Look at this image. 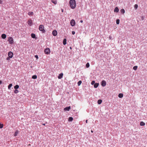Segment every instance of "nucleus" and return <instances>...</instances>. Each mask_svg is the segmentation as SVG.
Masks as SVG:
<instances>
[{"label": "nucleus", "instance_id": "f257e3e1", "mask_svg": "<svg viewBox=\"0 0 147 147\" xmlns=\"http://www.w3.org/2000/svg\"><path fill=\"white\" fill-rule=\"evenodd\" d=\"M69 3L70 6L72 9H74L76 7V3L75 0H70Z\"/></svg>", "mask_w": 147, "mask_h": 147}, {"label": "nucleus", "instance_id": "f03ea898", "mask_svg": "<svg viewBox=\"0 0 147 147\" xmlns=\"http://www.w3.org/2000/svg\"><path fill=\"white\" fill-rule=\"evenodd\" d=\"M8 41L10 44H12L13 43V38L11 37L8 38Z\"/></svg>", "mask_w": 147, "mask_h": 147}, {"label": "nucleus", "instance_id": "7ed1b4c3", "mask_svg": "<svg viewBox=\"0 0 147 147\" xmlns=\"http://www.w3.org/2000/svg\"><path fill=\"white\" fill-rule=\"evenodd\" d=\"M44 26L42 25H40L39 26V29L40 31L42 32H45Z\"/></svg>", "mask_w": 147, "mask_h": 147}, {"label": "nucleus", "instance_id": "20e7f679", "mask_svg": "<svg viewBox=\"0 0 147 147\" xmlns=\"http://www.w3.org/2000/svg\"><path fill=\"white\" fill-rule=\"evenodd\" d=\"M44 52L45 54H49L50 53V50L49 48H47L45 49Z\"/></svg>", "mask_w": 147, "mask_h": 147}, {"label": "nucleus", "instance_id": "39448f33", "mask_svg": "<svg viewBox=\"0 0 147 147\" xmlns=\"http://www.w3.org/2000/svg\"><path fill=\"white\" fill-rule=\"evenodd\" d=\"M70 24L72 26H74L76 24L74 20H72L70 22Z\"/></svg>", "mask_w": 147, "mask_h": 147}, {"label": "nucleus", "instance_id": "423d86ee", "mask_svg": "<svg viewBox=\"0 0 147 147\" xmlns=\"http://www.w3.org/2000/svg\"><path fill=\"white\" fill-rule=\"evenodd\" d=\"M13 55V53L11 51H9L8 53V56L10 58H11L12 57Z\"/></svg>", "mask_w": 147, "mask_h": 147}, {"label": "nucleus", "instance_id": "0eeeda50", "mask_svg": "<svg viewBox=\"0 0 147 147\" xmlns=\"http://www.w3.org/2000/svg\"><path fill=\"white\" fill-rule=\"evenodd\" d=\"M28 24L30 26H31L32 24V21L31 19H30L28 20Z\"/></svg>", "mask_w": 147, "mask_h": 147}, {"label": "nucleus", "instance_id": "6e6552de", "mask_svg": "<svg viewBox=\"0 0 147 147\" xmlns=\"http://www.w3.org/2000/svg\"><path fill=\"white\" fill-rule=\"evenodd\" d=\"M106 82L104 80H103L101 83V85L103 87H104L106 85Z\"/></svg>", "mask_w": 147, "mask_h": 147}, {"label": "nucleus", "instance_id": "1a4fd4ad", "mask_svg": "<svg viewBox=\"0 0 147 147\" xmlns=\"http://www.w3.org/2000/svg\"><path fill=\"white\" fill-rule=\"evenodd\" d=\"M52 34L54 36H56L57 34V31L55 30H54L52 32Z\"/></svg>", "mask_w": 147, "mask_h": 147}, {"label": "nucleus", "instance_id": "9d476101", "mask_svg": "<svg viewBox=\"0 0 147 147\" xmlns=\"http://www.w3.org/2000/svg\"><path fill=\"white\" fill-rule=\"evenodd\" d=\"M71 107L70 106H69L67 107H66L64 109V110L65 111H69Z\"/></svg>", "mask_w": 147, "mask_h": 147}, {"label": "nucleus", "instance_id": "9b49d317", "mask_svg": "<svg viewBox=\"0 0 147 147\" xmlns=\"http://www.w3.org/2000/svg\"><path fill=\"white\" fill-rule=\"evenodd\" d=\"M63 74L62 73L60 74L58 76V78L59 79L61 78L63 76Z\"/></svg>", "mask_w": 147, "mask_h": 147}, {"label": "nucleus", "instance_id": "f8f14e48", "mask_svg": "<svg viewBox=\"0 0 147 147\" xmlns=\"http://www.w3.org/2000/svg\"><path fill=\"white\" fill-rule=\"evenodd\" d=\"M6 35L5 34H3L1 35V37L3 39H5L6 38Z\"/></svg>", "mask_w": 147, "mask_h": 147}, {"label": "nucleus", "instance_id": "ddd939ff", "mask_svg": "<svg viewBox=\"0 0 147 147\" xmlns=\"http://www.w3.org/2000/svg\"><path fill=\"white\" fill-rule=\"evenodd\" d=\"M114 12H118L119 11V9L117 7H116L114 9Z\"/></svg>", "mask_w": 147, "mask_h": 147}, {"label": "nucleus", "instance_id": "4468645a", "mask_svg": "<svg viewBox=\"0 0 147 147\" xmlns=\"http://www.w3.org/2000/svg\"><path fill=\"white\" fill-rule=\"evenodd\" d=\"M123 95L122 93H119L118 95V97L120 98H122L123 97Z\"/></svg>", "mask_w": 147, "mask_h": 147}, {"label": "nucleus", "instance_id": "2eb2a0df", "mask_svg": "<svg viewBox=\"0 0 147 147\" xmlns=\"http://www.w3.org/2000/svg\"><path fill=\"white\" fill-rule=\"evenodd\" d=\"M19 133V131H18V130H16L15 133L14 134V136H16Z\"/></svg>", "mask_w": 147, "mask_h": 147}, {"label": "nucleus", "instance_id": "dca6fc26", "mask_svg": "<svg viewBox=\"0 0 147 147\" xmlns=\"http://www.w3.org/2000/svg\"><path fill=\"white\" fill-rule=\"evenodd\" d=\"M51 1L55 4H57V0H51Z\"/></svg>", "mask_w": 147, "mask_h": 147}, {"label": "nucleus", "instance_id": "f3484780", "mask_svg": "<svg viewBox=\"0 0 147 147\" xmlns=\"http://www.w3.org/2000/svg\"><path fill=\"white\" fill-rule=\"evenodd\" d=\"M28 14L30 16H32L33 14V13L32 11L29 12L28 13Z\"/></svg>", "mask_w": 147, "mask_h": 147}, {"label": "nucleus", "instance_id": "a211bd4d", "mask_svg": "<svg viewBox=\"0 0 147 147\" xmlns=\"http://www.w3.org/2000/svg\"><path fill=\"white\" fill-rule=\"evenodd\" d=\"M121 13H122L123 14H124V13H125V10L123 9H121L120 10Z\"/></svg>", "mask_w": 147, "mask_h": 147}, {"label": "nucleus", "instance_id": "6ab92c4d", "mask_svg": "<svg viewBox=\"0 0 147 147\" xmlns=\"http://www.w3.org/2000/svg\"><path fill=\"white\" fill-rule=\"evenodd\" d=\"M145 123L143 121H141L140 123V125L141 126H144L145 125Z\"/></svg>", "mask_w": 147, "mask_h": 147}, {"label": "nucleus", "instance_id": "aec40b11", "mask_svg": "<svg viewBox=\"0 0 147 147\" xmlns=\"http://www.w3.org/2000/svg\"><path fill=\"white\" fill-rule=\"evenodd\" d=\"M67 40L66 38H64L63 40V44L64 45H65L66 44Z\"/></svg>", "mask_w": 147, "mask_h": 147}, {"label": "nucleus", "instance_id": "412c9836", "mask_svg": "<svg viewBox=\"0 0 147 147\" xmlns=\"http://www.w3.org/2000/svg\"><path fill=\"white\" fill-rule=\"evenodd\" d=\"M73 120V118L71 117H70L69 118L68 121H71Z\"/></svg>", "mask_w": 147, "mask_h": 147}, {"label": "nucleus", "instance_id": "4be33fe9", "mask_svg": "<svg viewBox=\"0 0 147 147\" xmlns=\"http://www.w3.org/2000/svg\"><path fill=\"white\" fill-rule=\"evenodd\" d=\"M31 36L33 38H35L36 37L35 34H32Z\"/></svg>", "mask_w": 147, "mask_h": 147}, {"label": "nucleus", "instance_id": "5701e85b", "mask_svg": "<svg viewBox=\"0 0 147 147\" xmlns=\"http://www.w3.org/2000/svg\"><path fill=\"white\" fill-rule=\"evenodd\" d=\"M98 85L99 84L98 83H95L94 85V87L95 88H96L98 87Z\"/></svg>", "mask_w": 147, "mask_h": 147}, {"label": "nucleus", "instance_id": "b1692460", "mask_svg": "<svg viewBox=\"0 0 147 147\" xmlns=\"http://www.w3.org/2000/svg\"><path fill=\"white\" fill-rule=\"evenodd\" d=\"M102 102V100H99L98 101V104H100Z\"/></svg>", "mask_w": 147, "mask_h": 147}, {"label": "nucleus", "instance_id": "393cba45", "mask_svg": "<svg viewBox=\"0 0 147 147\" xmlns=\"http://www.w3.org/2000/svg\"><path fill=\"white\" fill-rule=\"evenodd\" d=\"M37 78V76L36 75H33L32 77V78L33 79H36Z\"/></svg>", "mask_w": 147, "mask_h": 147}, {"label": "nucleus", "instance_id": "a878e982", "mask_svg": "<svg viewBox=\"0 0 147 147\" xmlns=\"http://www.w3.org/2000/svg\"><path fill=\"white\" fill-rule=\"evenodd\" d=\"M19 88V85H16L14 87V88L15 89H17L18 88Z\"/></svg>", "mask_w": 147, "mask_h": 147}, {"label": "nucleus", "instance_id": "bb28decb", "mask_svg": "<svg viewBox=\"0 0 147 147\" xmlns=\"http://www.w3.org/2000/svg\"><path fill=\"white\" fill-rule=\"evenodd\" d=\"M137 68H138V66H135L133 67V69L134 70H137Z\"/></svg>", "mask_w": 147, "mask_h": 147}, {"label": "nucleus", "instance_id": "cd10ccee", "mask_svg": "<svg viewBox=\"0 0 147 147\" xmlns=\"http://www.w3.org/2000/svg\"><path fill=\"white\" fill-rule=\"evenodd\" d=\"M12 86V84H10L8 86V89H10L11 87Z\"/></svg>", "mask_w": 147, "mask_h": 147}, {"label": "nucleus", "instance_id": "c85d7f7f", "mask_svg": "<svg viewBox=\"0 0 147 147\" xmlns=\"http://www.w3.org/2000/svg\"><path fill=\"white\" fill-rule=\"evenodd\" d=\"M82 81H79L78 82V86H79L82 83Z\"/></svg>", "mask_w": 147, "mask_h": 147}, {"label": "nucleus", "instance_id": "c756f323", "mask_svg": "<svg viewBox=\"0 0 147 147\" xmlns=\"http://www.w3.org/2000/svg\"><path fill=\"white\" fill-rule=\"evenodd\" d=\"M19 92V91L17 89H15L14 91V92L15 94H17Z\"/></svg>", "mask_w": 147, "mask_h": 147}, {"label": "nucleus", "instance_id": "7c9ffc66", "mask_svg": "<svg viewBox=\"0 0 147 147\" xmlns=\"http://www.w3.org/2000/svg\"><path fill=\"white\" fill-rule=\"evenodd\" d=\"M135 9H136L138 8V5L137 4H135L134 6Z\"/></svg>", "mask_w": 147, "mask_h": 147}, {"label": "nucleus", "instance_id": "2f4dec72", "mask_svg": "<svg viewBox=\"0 0 147 147\" xmlns=\"http://www.w3.org/2000/svg\"><path fill=\"white\" fill-rule=\"evenodd\" d=\"M86 66L87 68H88L90 66V64L89 63H87L86 65Z\"/></svg>", "mask_w": 147, "mask_h": 147}, {"label": "nucleus", "instance_id": "473e14b6", "mask_svg": "<svg viewBox=\"0 0 147 147\" xmlns=\"http://www.w3.org/2000/svg\"><path fill=\"white\" fill-rule=\"evenodd\" d=\"M119 19H117L116 20V23L117 24H119Z\"/></svg>", "mask_w": 147, "mask_h": 147}, {"label": "nucleus", "instance_id": "72a5a7b5", "mask_svg": "<svg viewBox=\"0 0 147 147\" xmlns=\"http://www.w3.org/2000/svg\"><path fill=\"white\" fill-rule=\"evenodd\" d=\"M3 126V124H1L0 123V128H2Z\"/></svg>", "mask_w": 147, "mask_h": 147}, {"label": "nucleus", "instance_id": "f704fd0d", "mask_svg": "<svg viewBox=\"0 0 147 147\" xmlns=\"http://www.w3.org/2000/svg\"><path fill=\"white\" fill-rule=\"evenodd\" d=\"M35 57L37 59H38V56L37 55L35 56Z\"/></svg>", "mask_w": 147, "mask_h": 147}, {"label": "nucleus", "instance_id": "c9c22d12", "mask_svg": "<svg viewBox=\"0 0 147 147\" xmlns=\"http://www.w3.org/2000/svg\"><path fill=\"white\" fill-rule=\"evenodd\" d=\"M75 32L74 31H73L72 32V33L73 35L74 34H75Z\"/></svg>", "mask_w": 147, "mask_h": 147}, {"label": "nucleus", "instance_id": "e433bc0d", "mask_svg": "<svg viewBox=\"0 0 147 147\" xmlns=\"http://www.w3.org/2000/svg\"><path fill=\"white\" fill-rule=\"evenodd\" d=\"M95 83V82L94 81H92L91 82V84H93Z\"/></svg>", "mask_w": 147, "mask_h": 147}, {"label": "nucleus", "instance_id": "4c0bfd02", "mask_svg": "<svg viewBox=\"0 0 147 147\" xmlns=\"http://www.w3.org/2000/svg\"><path fill=\"white\" fill-rule=\"evenodd\" d=\"M109 38L110 40H111L112 39V37L111 36H110L109 37Z\"/></svg>", "mask_w": 147, "mask_h": 147}, {"label": "nucleus", "instance_id": "58836bf2", "mask_svg": "<svg viewBox=\"0 0 147 147\" xmlns=\"http://www.w3.org/2000/svg\"><path fill=\"white\" fill-rule=\"evenodd\" d=\"M2 1L1 0H0V4H2Z\"/></svg>", "mask_w": 147, "mask_h": 147}, {"label": "nucleus", "instance_id": "ea45409f", "mask_svg": "<svg viewBox=\"0 0 147 147\" xmlns=\"http://www.w3.org/2000/svg\"><path fill=\"white\" fill-rule=\"evenodd\" d=\"M9 57H7V60H9Z\"/></svg>", "mask_w": 147, "mask_h": 147}, {"label": "nucleus", "instance_id": "a19ab883", "mask_svg": "<svg viewBox=\"0 0 147 147\" xmlns=\"http://www.w3.org/2000/svg\"><path fill=\"white\" fill-rule=\"evenodd\" d=\"M2 83V82L1 80H0V84H1Z\"/></svg>", "mask_w": 147, "mask_h": 147}, {"label": "nucleus", "instance_id": "79ce46f5", "mask_svg": "<svg viewBox=\"0 0 147 147\" xmlns=\"http://www.w3.org/2000/svg\"><path fill=\"white\" fill-rule=\"evenodd\" d=\"M61 11H62V12H63L64 10H63V9H61Z\"/></svg>", "mask_w": 147, "mask_h": 147}, {"label": "nucleus", "instance_id": "37998d69", "mask_svg": "<svg viewBox=\"0 0 147 147\" xmlns=\"http://www.w3.org/2000/svg\"><path fill=\"white\" fill-rule=\"evenodd\" d=\"M80 22L81 23H82V22H83V20H81V21H80Z\"/></svg>", "mask_w": 147, "mask_h": 147}, {"label": "nucleus", "instance_id": "c03bdc74", "mask_svg": "<svg viewBox=\"0 0 147 147\" xmlns=\"http://www.w3.org/2000/svg\"><path fill=\"white\" fill-rule=\"evenodd\" d=\"M86 123H88V120H86Z\"/></svg>", "mask_w": 147, "mask_h": 147}, {"label": "nucleus", "instance_id": "a18cd8bd", "mask_svg": "<svg viewBox=\"0 0 147 147\" xmlns=\"http://www.w3.org/2000/svg\"><path fill=\"white\" fill-rule=\"evenodd\" d=\"M42 125H45V123H43L42 124Z\"/></svg>", "mask_w": 147, "mask_h": 147}, {"label": "nucleus", "instance_id": "49530a36", "mask_svg": "<svg viewBox=\"0 0 147 147\" xmlns=\"http://www.w3.org/2000/svg\"><path fill=\"white\" fill-rule=\"evenodd\" d=\"M93 131L92 130H91V132L92 133H93Z\"/></svg>", "mask_w": 147, "mask_h": 147}, {"label": "nucleus", "instance_id": "de8ad7c7", "mask_svg": "<svg viewBox=\"0 0 147 147\" xmlns=\"http://www.w3.org/2000/svg\"><path fill=\"white\" fill-rule=\"evenodd\" d=\"M30 145H30V144H28V145H29V146H30Z\"/></svg>", "mask_w": 147, "mask_h": 147}]
</instances>
